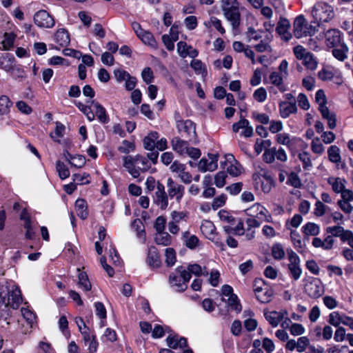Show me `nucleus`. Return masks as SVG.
<instances>
[{"label":"nucleus","mask_w":353,"mask_h":353,"mask_svg":"<svg viewBox=\"0 0 353 353\" xmlns=\"http://www.w3.org/2000/svg\"><path fill=\"white\" fill-rule=\"evenodd\" d=\"M15 59L13 55L6 54L0 59V67L6 71H10L14 65Z\"/></svg>","instance_id":"obj_43"},{"label":"nucleus","mask_w":353,"mask_h":353,"mask_svg":"<svg viewBox=\"0 0 353 353\" xmlns=\"http://www.w3.org/2000/svg\"><path fill=\"white\" fill-rule=\"evenodd\" d=\"M132 156H126L123 157V166L133 178H138L140 175L141 170L132 161Z\"/></svg>","instance_id":"obj_33"},{"label":"nucleus","mask_w":353,"mask_h":353,"mask_svg":"<svg viewBox=\"0 0 353 353\" xmlns=\"http://www.w3.org/2000/svg\"><path fill=\"white\" fill-rule=\"evenodd\" d=\"M279 113L282 118L286 119L292 114L297 112L296 102L281 101L279 103Z\"/></svg>","instance_id":"obj_25"},{"label":"nucleus","mask_w":353,"mask_h":353,"mask_svg":"<svg viewBox=\"0 0 353 353\" xmlns=\"http://www.w3.org/2000/svg\"><path fill=\"white\" fill-rule=\"evenodd\" d=\"M177 52L182 58L190 57L195 58L198 56V51L191 46H188L185 41H179L177 43Z\"/></svg>","instance_id":"obj_24"},{"label":"nucleus","mask_w":353,"mask_h":353,"mask_svg":"<svg viewBox=\"0 0 353 353\" xmlns=\"http://www.w3.org/2000/svg\"><path fill=\"white\" fill-rule=\"evenodd\" d=\"M21 303V292L17 285L8 283L0 284V321H1L2 328L10 332L14 331L10 327L15 322L10 318L9 306L10 305L13 309H17Z\"/></svg>","instance_id":"obj_1"},{"label":"nucleus","mask_w":353,"mask_h":353,"mask_svg":"<svg viewBox=\"0 0 353 353\" xmlns=\"http://www.w3.org/2000/svg\"><path fill=\"white\" fill-rule=\"evenodd\" d=\"M343 316L344 314H341L337 311L332 312L328 316L327 322L330 325L335 327H341L340 324L342 323Z\"/></svg>","instance_id":"obj_54"},{"label":"nucleus","mask_w":353,"mask_h":353,"mask_svg":"<svg viewBox=\"0 0 353 353\" xmlns=\"http://www.w3.org/2000/svg\"><path fill=\"white\" fill-rule=\"evenodd\" d=\"M20 219L23 221V226L26 230L25 236L27 239H33L37 229V222L31 218L28 210L25 208L20 214Z\"/></svg>","instance_id":"obj_9"},{"label":"nucleus","mask_w":353,"mask_h":353,"mask_svg":"<svg viewBox=\"0 0 353 353\" xmlns=\"http://www.w3.org/2000/svg\"><path fill=\"white\" fill-rule=\"evenodd\" d=\"M55 41L61 46H68L70 41L69 33L65 29L58 30L55 34Z\"/></svg>","instance_id":"obj_40"},{"label":"nucleus","mask_w":353,"mask_h":353,"mask_svg":"<svg viewBox=\"0 0 353 353\" xmlns=\"http://www.w3.org/2000/svg\"><path fill=\"white\" fill-rule=\"evenodd\" d=\"M329 160L334 163L341 162V157L340 149L336 145H331L327 150Z\"/></svg>","instance_id":"obj_49"},{"label":"nucleus","mask_w":353,"mask_h":353,"mask_svg":"<svg viewBox=\"0 0 353 353\" xmlns=\"http://www.w3.org/2000/svg\"><path fill=\"white\" fill-rule=\"evenodd\" d=\"M167 188L169 198L175 199L177 203H180L185 194V187L175 182L172 178H168Z\"/></svg>","instance_id":"obj_15"},{"label":"nucleus","mask_w":353,"mask_h":353,"mask_svg":"<svg viewBox=\"0 0 353 353\" xmlns=\"http://www.w3.org/2000/svg\"><path fill=\"white\" fill-rule=\"evenodd\" d=\"M170 170L172 172L177 174L178 177L183 183L190 184L192 181V176L189 172L186 171L185 164L176 161L171 165Z\"/></svg>","instance_id":"obj_19"},{"label":"nucleus","mask_w":353,"mask_h":353,"mask_svg":"<svg viewBox=\"0 0 353 353\" xmlns=\"http://www.w3.org/2000/svg\"><path fill=\"white\" fill-rule=\"evenodd\" d=\"M252 178L255 188H260L265 194L269 193L274 185L273 177L267 172L261 175L254 174Z\"/></svg>","instance_id":"obj_12"},{"label":"nucleus","mask_w":353,"mask_h":353,"mask_svg":"<svg viewBox=\"0 0 353 353\" xmlns=\"http://www.w3.org/2000/svg\"><path fill=\"white\" fill-rule=\"evenodd\" d=\"M165 263L168 266H173L176 262V252L173 248H168L165 250Z\"/></svg>","instance_id":"obj_63"},{"label":"nucleus","mask_w":353,"mask_h":353,"mask_svg":"<svg viewBox=\"0 0 353 353\" xmlns=\"http://www.w3.org/2000/svg\"><path fill=\"white\" fill-rule=\"evenodd\" d=\"M298 158L302 163L303 168L305 170H310L312 168V163L311 161L310 154L307 152H301L298 154Z\"/></svg>","instance_id":"obj_51"},{"label":"nucleus","mask_w":353,"mask_h":353,"mask_svg":"<svg viewBox=\"0 0 353 353\" xmlns=\"http://www.w3.org/2000/svg\"><path fill=\"white\" fill-rule=\"evenodd\" d=\"M271 145L272 142L270 139H257L254 144V151L256 154H259L263 150H268Z\"/></svg>","instance_id":"obj_57"},{"label":"nucleus","mask_w":353,"mask_h":353,"mask_svg":"<svg viewBox=\"0 0 353 353\" xmlns=\"http://www.w3.org/2000/svg\"><path fill=\"white\" fill-rule=\"evenodd\" d=\"M191 277L192 276L184 267L179 266L174 272H172L170 274L169 282L176 292H181L187 289V284Z\"/></svg>","instance_id":"obj_4"},{"label":"nucleus","mask_w":353,"mask_h":353,"mask_svg":"<svg viewBox=\"0 0 353 353\" xmlns=\"http://www.w3.org/2000/svg\"><path fill=\"white\" fill-rule=\"evenodd\" d=\"M233 160L234 163H231L228 168L227 171L228 172L233 176H239L241 172V165L234 159V156L232 154H228L227 156V160Z\"/></svg>","instance_id":"obj_44"},{"label":"nucleus","mask_w":353,"mask_h":353,"mask_svg":"<svg viewBox=\"0 0 353 353\" xmlns=\"http://www.w3.org/2000/svg\"><path fill=\"white\" fill-rule=\"evenodd\" d=\"M75 210L79 218L84 220L88 216L87 202L82 199H79L75 202Z\"/></svg>","instance_id":"obj_37"},{"label":"nucleus","mask_w":353,"mask_h":353,"mask_svg":"<svg viewBox=\"0 0 353 353\" xmlns=\"http://www.w3.org/2000/svg\"><path fill=\"white\" fill-rule=\"evenodd\" d=\"M290 238L296 251L301 254L303 253L305 250V245L303 243L299 234L296 230H291Z\"/></svg>","instance_id":"obj_39"},{"label":"nucleus","mask_w":353,"mask_h":353,"mask_svg":"<svg viewBox=\"0 0 353 353\" xmlns=\"http://www.w3.org/2000/svg\"><path fill=\"white\" fill-rule=\"evenodd\" d=\"M132 227L137 231V237L141 240L142 243L145 242V227L143 222L139 219H135L132 223Z\"/></svg>","instance_id":"obj_46"},{"label":"nucleus","mask_w":353,"mask_h":353,"mask_svg":"<svg viewBox=\"0 0 353 353\" xmlns=\"http://www.w3.org/2000/svg\"><path fill=\"white\" fill-rule=\"evenodd\" d=\"M21 315L27 323L28 327L25 330H22L21 332L26 333L31 329L36 321L37 316L35 313L31 310L29 307H23L21 309Z\"/></svg>","instance_id":"obj_29"},{"label":"nucleus","mask_w":353,"mask_h":353,"mask_svg":"<svg viewBox=\"0 0 353 353\" xmlns=\"http://www.w3.org/2000/svg\"><path fill=\"white\" fill-rule=\"evenodd\" d=\"M168 194L165 191L164 185L157 182V190L153 196V202L160 209L165 210L168 206Z\"/></svg>","instance_id":"obj_16"},{"label":"nucleus","mask_w":353,"mask_h":353,"mask_svg":"<svg viewBox=\"0 0 353 353\" xmlns=\"http://www.w3.org/2000/svg\"><path fill=\"white\" fill-rule=\"evenodd\" d=\"M293 52L297 59L302 61V63L307 69L310 70L316 69L318 65L316 59L302 46H295L293 49Z\"/></svg>","instance_id":"obj_8"},{"label":"nucleus","mask_w":353,"mask_h":353,"mask_svg":"<svg viewBox=\"0 0 353 353\" xmlns=\"http://www.w3.org/2000/svg\"><path fill=\"white\" fill-rule=\"evenodd\" d=\"M176 128L181 136L188 139V141H192L196 139V126L191 120L178 121Z\"/></svg>","instance_id":"obj_13"},{"label":"nucleus","mask_w":353,"mask_h":353,"mask_svg":"<svg viewBox=\"0 0 353 353\" xmlns=\"http://www.w3.org/2000/svg\"><path fill=\"white\" fill-rule=\"evenodd\" d=\"M78 274V286L85 292L91 290L92 285L88 279V276L86 272H83L80 268H77Z\"/></svg>","instance_id":"obj_35"},{"label":"nucleus","mask_w":353,"mask_h":353,"mask_svg":"<svg viewBox=\"0 0 353 353\" xmlns=\"http://www.w3.org/2000/svg\"><path fill=\"white\" fill-rule=\"evenodd\" d=\"M167 345L172 349L183 348L187 345V339L177 334H170L166 339Z\"/></svg>","instance_id":"obj_28"},{"label":"nucleus","mask_w":353,"mask_h":353,"mask_svg":"<svg viewBox=\"0 0 353 353\" xmlns=\"http://www.w3.org/2000/svg\"><path fill=\"white\" fill-rule=\"evenodd\" d=\"M305 293L312 299L319 298L324 293V286L318 278H312L305 285Z\"/></svg>","instance_id":"obj_14"},{"label":"nucleus","mask_w":353,"mask_h":353,"mask_svg":"<svg viewBox=\"0 0 353 353\" xmlns=\"http://www.w3.org/2000/svg\"><path fill=\"white\" fill-rule=\"evenodd\" d=\"M285 78L286 77L277 71L272 72L269 75L270 83L274 85L281 92H284L288 90V87L284 83Z\"/></svg>","instance_id":"obj_22"},{"label":"nucleus","mask_w":353,"mask_h":353,"mask_svg":"<svg viewBox=\"0 0 353 353\" xmlns=\"http://www.w3.org/2000/svg\"><path fill=\"white\" fill-rule=\"evenodd\" d=\"M320 111L323 119L327 121V125L329 128L333 130L336 126V115L333 112H330L325 104H320L319 106Z\"/></svg>","instance_id":"obj_27"},{"label":"nucleus","mask_w":353,"mask_h":353,"mask_svg":"<svg viewBox=\"0 0 353 353\" xmlns=\"http://www.w3.org/2000/svg\"><path fill=\"white\" fill-rule=\"evenodd\" d=\"M286 184L294 188H300L302 185L300 177L298 174L294 172H291L288 174Z\"/></svg>","instance_id":"obj_55"},{"label":"nucleus","mask_w":353,"mask_h":353,"mask_svg":"<svg viewBox=\"0 0 353 353\" xmlns=\"http://www.w3.org/2000/svg\"><path fill=\"white\" fill-rule=\"evenodd\" d=\"M178 39V35H172L170 37L168 34H163L162 36V41L167 50L169 51H172L174 48V41Z\"/></svg>","instance_id":"obj_60"},{"label":"nucleus","mask_w":353,"mask_h":353,"mask_svg":"<svg viewBox=\"0 0 353 353\" xmlns=\"http://www.w3.org/2000/svg\"><path fill=\"white\" fill-rule=\"evenodd\" d=\"M190 274H193L196 276H207L208 274V272L207 269L205 268L203 270L202 269L201 266L198 264H191L189 265L188 267V270Z\"/></svg>","instance_id":"obj_61"},{"label":"nucleus","mask_w":353,"mask_h":353,"mask_svg":"<svg viewBox=\"0 0 353 353\" xmlns=\"http://www.w3.org/2000/svg\"><path fill=\"white\" fill-rule=\"evenodd\" d=\"M34 23L41 28H50L54 25L52 17L46 10H39L34 16Z\"/></svg>","instance_id":"obj_18"},{"label":"nucleus","mask_w":353,"mask_h":353,"mask_svg":"<svg viewBox=\"0 0 353 353\" xmlns=\"http://www.w3.org/2000/svg\"><path fill=\"white\" fill-rule=\"evenodd\" d=\"M343 34L338 29H330L325 33V44L332 48L344 42Z\"/></svg>","instance_id":"obj_20"},{"label":"nucleus","mask_w":353,"mask_h":353,"mask_svg":"<svg viewBox=\"0 0 353 353\" xmlns=\"http://www.w3.org/2000/svg\"><path fill=\"white\" fill-rule=\"evenodd\" d=\"M132 161H134L133 163L142 172L147 171L151 167V163H150L148 159L145 157L137 154L134 157H132Z\"/></svg>","instance_id":"obj_41"},{"label":"nucleus","mask_w":353,"mask_h":353,"mask_svg":"<svg viewBox=\"0 0 353 353\" xmlns=\"http://www.w3.org/2000/svg\"><path fill=\"white\" fill-rule=\"evenodd\" d=\"M91 105L92 107L93 111H94V114L95 117H97L99 122L105 124L110 121V118L105 108L99 102L92 100L91 101Z\"/></svg>","instance_id":"obj_23"},{"label":"nucleus","mask_w":353,"mask_h":353,"mask_svg":"<svg viewBox=\"0 0 353 353\" xmlns=\"http://www.w3.org/2000/svg\"><path fill=\"white\" fill-rule=\"evenodd\" d=\"M303 221V217L299 214H294L290 220L287 221L285 228L288 230H292L291 228H298Z\"/></svg>","instance_id":"obj_59"},{"label":"nucleus","mask_w":353,"mask_h":353,"mask_svg":"<svg viewBox=\"0 0 353 353\" xmlns=\"http://www.w3.org/2000/svg\"><path fill=\"white\" fill-rule=\"evenodd\" d=\"M244 213L250 217L261 219L264 218V221L268 223L272 222V217L269 211L261 203H255L251 207L244 210Z\"/></svg>","instance_id":"obj_11"},{"label":"nucleus","mask_w":353,"mask_h":353,"mask_svg":"<svg viewBox=\"0 0 353 353\" xmlns=\"http://www.w3.org/2000/svg\"><path fill=\"white\" fill-rule=\"evenodd\" d=\"M332 54L339 61H344L348 57L349 48L344 42L332 47Z\"/></svg>","instance_id":"obj_26"},{"label":"nucleus","mask_w":353,"mask_h":353,"mask_svg":"<svg viewBox=\"0 0 353 353\" xmlns=\"http://www.w3.org/2000/svg\"><path fill=\"white\" fill-rule=\"evenodd\" d=\"M171 145L172 149L181 155L185 153L189 145L187 141H183L179 137L173 138L171 141Z\"/></svg>","instance_id":"obj_36"},{"label":"nucleus","mask_w":353,"mask_h":353,"mask_svg":"<svg viewBox=\"0 0 353 353\" xmlns=\"http://www.w3.org/2000/svg\"><path fill=\"white\" fill-rule=\"evenodd\" d=\"M334 76V73L333 70L329 67L323 68L318 72V77L323 81H331Z\"/></svg>","instance_id":"obj_58"},{"label":"nucleus","mask_w":353,"mask_h":353,"mask_svg":"<svg viewBox=\"0 0 353 353\" xmlns=\"http://www.w3.org/2000/svg\"><path fill=\"white\" fill-rule=\"evenodd\" d=\"M145 44L150 46L153 48H157V43L153 36V34L147 30H144L139 37H138Z\"/></svg>","instance_id":"obj_47"},{"label":"nucleus","mask_w":353,"mask_h":353,"mask_svg":"<svg viewBox=\"0 0 353 353\" xmlns=\"http://www.w3.org/2000/svg\"><path fill=\"white\" fill-rule=\"evenodd\" d=\"M65 125L60 122L56 123V128L53 132L50 133V137L55 142L60 143V138L63 137L65 132Z\"/></svg>","instance_id":"obj_52"},{"label":"nucleus","mask_w":353,"mask_h":353,"mask_svg":"<svg viewBox=\"0 0 353 353\" xmlns=\"http://www.w3.org/2000/svg\"><path fill=\"white\" fill-rule=\"evenodd\" d=\"M218 215L221 221H222L223 222L227 223L230 225H234L236 223L235 218L227 210H220L218 213Z\"/></svg>","instance_id":"obj_64"},{"label":"nucleus","mask_w":353,"mask_h":353,"mask_svg":"<svg viewBox=\"0 0 353 353\" xmlns=\"http://www.w3.org/2000/svg\"><path fill=\"white\" fill-rule=\"evenodd\" d=\"M154 239L157 244L163 246H168L170 245L172 242L171 236L164 231L157 232Z\"/></svg>","instance_id":"obj_45"},{"label":"nucleus","mask_w":353,"mask_h":353,"mask_svg":"<svg viewBox=\"0 0 353 353\" xmlns=\"http://www.w3.org/2000/svg\"><path fill=\"white\" fill-rule=\"evenodd\" d=\"M15 39L16 34L13 32H5L3 39L1 42L2 46L0 47V50H10L14 46Z\"/></svg>","instance_id":"obj_38"},{"label":"nucleus","mask_w":353,"mask_h":353,"mask_svg":"<svg viewBox=\"0 0 353 353\" xmlns=\"http://www.w3.org/2000/svg\"><path fill=\"white\" fill-rule=\"evenodd\" d=\"M288 258L289 261L288 270L290 272V277L297 281L300 279L302 274V269L301 268V259L299 256L293 251H288Z\"/></svg>","instance_id":"obj_10"},{"label":"nucleus","mask_w":353,"mask_h":353,"mask_svg":"<svg viewBox=\"0 0 353 353\" xmlns=\"http://www.w3.org/2000/svg\"><path fill=\"white\" fill-rule=\"evenodd\" d=\"M288 314L286 310H263V316L265 320L272 327H276Z\"/></svg>","instance_id":"obj_17"},{"label":"nucleus","mask_w":353,"mask_h":353,"mask_svg":"<svg viewBox=\"0 0 353 353\" xmlns=\"http://www.w3.org/2000/svg\"><path fill=\"white\" fill-rule=\"evenodd\" d=\"M222 10L233 30H237L241 23L239 3L237 0H223Z\"/></svg>","instance_id":"obj_3"},{"label":"nucleus","mask_w":353,"mask_h":353,"mask_svg":"<svg viewBox=\"0 0 353 353\" xmlns=\"http://www.w3.org/2000/svg\"><path fill=\"white\" fill-rule=\"evenodd\" d=\"M159 137L157 132H150L143 140V148L146 150H152L155 149L156 141Z\"/></svg>","instance_id":"obj_34"},{"label":"nucleus","mask_w":353,"mask_h":353,"mask_svg":"<svg viewBox=\"0 0 353 353\" xmlns=\"http://www.w3.org/2000/svg\"><path fill=\"white\" fill-rule=\"evenodd\" d=\"M245 236L247 239L251 240L254 237L255 228L261 225V222L256 219L249 217L245 220Z\"/></svg>","instance_id":"obj_32"},{"label":"nucleus","mask_w":353,"mask_h":353,"mask_svg":"<svg viewBox=\"0 0 353 353\" xmlns=\"http://www.w3.org/2000/svg\"><path fill=\"white\" fill-rule=\"evenodd\" d=\"M304 236H317L320 233V227L319 225L308 222L301 228Z\"/></svg>","instance_id":"obj_42"},{"label":"nucleus","mask_w":353,"mask_h":353,"mask_svg":"<svg viewBox=\"0 0 353 353\" xmlns=\"http://www.w3.org/2000/svg\"><path fill=\"white\" fill-rule=\"evenodd\" d=\"M56 170L61 180H64L70 176V172L66 165L61 161L56 162Z\"/></svg>","instance_id":"obj_53"},{"label":"nucleus","mask_w":353,"mask_h":353,"mask_svg":"<svg viewBox=\"0 0 353 353\" xmlns=\"http://www.w3.org/2000/svg\"><path fill=\"white\" fill-rule=\"evenodd\" d=\"M323 239L314 237L312 241V246L325 251L331 250L335 243L334 237H339L341 242L347 243L351 248H353V232L351 230H345L341 225H334L327 227Z\"/></svg>","instance_id":"obj_2"},{"label":"nucleus","mask_w":353,"mask_h":353,"mask_svg":"<svg viewBox=\"0 0 353 353\" xmlns=\"http://www.w3.org/2000/svg\"><path fill=\"white\" fill-rule=\"evenodd\" d=\"M312 15L315 22L325 23L330 21L334 16L332 6L325 2L319 1L312 8Z\"/></svg>","instance_id":"obj_5"},{"label":"nucleus","mask_w":353,"mask_h":353,"mask_svg":"<svg viewBox=\"0 0 353 353\" xmlns=\"http://www.w3.org/2000/svg\"><path fill=\"white\" fill-rule=\"evenodd\" d=\"M198 169L203 172H205L207 171L212 172L216 169V165L213 163H210L208 159L203 158L198 163Z\"/></svg>","instance_id":"obj_56"},{"label":"nucleus","mask_w":353,"mask_h":353,"mask_svg":"<svg viewBox=\"0 0 353 353\" xmlns=\"http://www.w3.org/2000/svg\"><path fill=\"white\" fill-rule=\"evenodd\" d=\"M12 105V102L8 96L1 95L0 97V114H8Z\"/></svg>","instance_id":"obj_50"},{"label":"nucleus","mask_w":353,"mask_h":353,"mask_svg":"<svg viewBox=\"0 0 353 353\" xmlns=\"http://www.w3.org/2000/svg\"><path fill=\"white\" fill-rule=\"evenodd\" d=\"M201 231L202 234L209 240H214L216 237V228L211 221H203L201 225Z\"/></svg>","instance_id":"obj_30"},{"label":"nucleus","mask_w":353,"mask_h":353,"mask_svg":"<svg viewBox=\"0 0 353 353\" xmlns=\"http://www.w3.org/2000/svg\"><path fill=\"white\" fill-rule=\"evenodd\" d=\"M327 181L335 194H341V199L345 200H353V192L346 188L347 182L345 178L339 176H330L327 178Z\"/></svg>","instance_id":"obj_6"},{"label":"nucleus","mask_w":353,"mask_h":353,"mask_svg":"<svg viewBox=\"0 0 353 353\" xmlns=\"http://www.w3.org/2000/svg\"><path fill=\"white\" fill-rule=\"evenodd\" d=\"M290 28V21L285 18L281 17L277 23L276 32L279 34L281 39L285 41H289L292 39V34L289 31Z\"/></svg>","instance_id":"obj_21"},{"label":"nucleus","mask_w":353,"mask_h":353,"mask_svg":"<svg viewBox=\"0 0 353 353\" xmlns=\"http://www.w3.org/2000/svg\"><path fill=\"white\" fill-rule=\"evenodd\" d=\"M330 208L322 201L317 200L314 204V214L316 216H322L327 213Z\"/></svg>","instance_id":"obj_62"},{"label":"nucleus","mask_w":353,"mask_h":353,"mask_svg":"<svg viewBox=\"0 0 353 353\" xmlns=\"http://www.w3.org/2000/svg\"><path fill=\"white\" fill-rule=\"evenodd\" d=\"M183 239L187 248L194 250L199 245V239L196 235H190L188 232H185L183 234Z\"/></svg>","instance_id":"obj_48"},{"label":"nucleus","mask_w":353,"mask_h":353,"mask_svg":"<svg viewBox=\"0 0 353 353\" xmlns=\"http://www.w3.org/2000/svg\"><path fill=\"white\" fill-rule=\"evenodd\" d=\"M316 32V28L308 24L303 15H299L295 18L293 24V33L296 38L312 36Z\"/></svg>","instance_id":"obj_7"},{"label":"nucleus","mask_w":353,"mask_h":353,"mask_svg":"<svg viewBox=\"0 0 353 353\" xmlns=\"http://www.w3.org/2000/svg\"><path fill=\"white\" fill-rule=\"evenodd\" d=\"M147 263L148 265L152 268H157L161 266V261L160 256L159 255L157 249L154 246L150 247L148 249Z\"/></svg>","instance_id":"obj_31"}]
</instances>
